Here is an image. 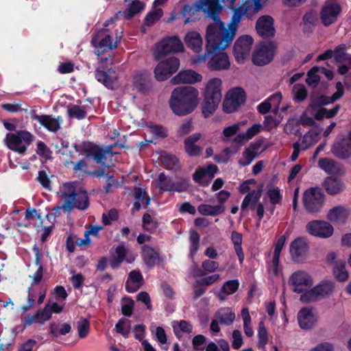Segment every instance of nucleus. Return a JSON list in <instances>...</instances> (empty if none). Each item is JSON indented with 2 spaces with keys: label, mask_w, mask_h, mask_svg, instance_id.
<instances>
[{
  "label": "nucleus",
  "mask_w": 351,
  "mask_h": 351,
  "mask_svg": "<svg viewBox=\"0 0 351 351\" xmlns=\"http://www.w3.org/2000/svg\"><path fill=\"white\" fill-rule=\"evenodd\" d=\"M261 0H245L234 10L230 23L226 25L218 15H214V23L208 26L209 49L227 48L236 36L243 16L252 18L262 8Z\"/></svg>",
  "instance_id": "nucleus-1"
},
{
  "label": "nucleus",
  "mask_w": 351,
  "mask_h": 351,
  "mask_svg": "<svg viewBox=\"0 0 351 351\" xmlns=\"http://www.w3.org/2000/svg\"><path fill=\"white\" fill-rule=\"evenodd\" d=\"M199 91L193 86L175 88L171 95L169 106L174 114L184 116L191 113L199 104Z\"/></svg>",
  "instance_id": "nucleus-2"
},
{
  "label": "nucleus",
  "mask_w": 351,
  "mask_h": 351,
  "mask_svg": "<svg viewBox=\"0 0 351 351\" xmlns=\"http://www.w3.org/2000/svg\"><path fill=\"white\" fill-rule=\"evenodd\" d=\"M57 194L63 203L61 206L53 208L55 212L61 209L64 212H71L74 208L83 210L89 206L87 193L84 190L77 189L75 182L62 184Z\"/></svg>",
  "instance_id": "nucleus-3"
},
{
  "label": "nucleus",
  "mask_w": 351,
  "mask_h": 351,
  "mask_svg": "<svg viewBox=\"0 0 351 351\" xmlns=\"http://www.w3.org/2000/svg\"><path fill=\"white\" fill-rule=\"evenodd\" d=\"M114 19H110L104 23V27L97 32L91 43L97 56L117 48L121 39L122 32L114 29Z\"/></svg>",
  "instance_id": "nucleus-4"
},
{
  "label": "nucleus",
  "mask_w": 351,
  "mask_h": 351,
  "mask_svg": "<svg viewBox=\"0 0 351 351\" xmlns=\"http://www.w3.org/2000/svg\"><path fill=\"white\" fill-rule=\"evenodd\" d=\"M208 28L206 34V52L201 55L193 56L191 58V63L193 65H200L204 63L210 55L208 61L207 67L210 71H217L227 70L230 66V62L228 56L223 51L224 49H209L208 43Z\"/></svg>",
  "instance_id": "nucleus-5"
},
{
  "label": "nucleus",
  "mask_w": 351,
  "mask_h": 351,
  "mask_svg": "<svg viewBox=\"0 0 351 351\" xmlns=\"http://www.w3.org/2000/svg\"><path fill=\"white\" fill-rule=\"evenodd\" d=\"M222 81L219 77L210 79L204 85L202 112L204 117L211 115L217 108L222 97Z\"/></svg>",
  "instance_id": "nucleus-6"
},
{
  "label": "nucleus",
  "mask_w": 351,
  "mask_h": 351,
  "mask_svg": "<svg viewBox=\"0 0 351 351\" xmlns=\"http://www.w3.org/2000/svg\"><path fill=\"white\" fill-rule=\"evenodd\" d=\"M236 0H198L193 5H186L182 10V15L186 18L184 23L190 21V16H193L197 12L202 10L204 13L214 21V15H218V13L222 10L221 3L229 1L230 5H232Z\"/></svg>",
  "instance_id": "nucleus-7"
},
{
  "label": "nucleus",
  "mask_w": 351,
  "mask_h": 351,
  "mask_svg": "<svg viewBox=\"0 0 351 351\" xmlns=\"http://www.w3.org/2000/svg\"><path fill=\"white\" fill-rule=\"evenodd\" d=\"M34 140V136L25 130L9 133L6 135L5 141L8 147L19 154L25 153L27 147Z\"/></svg>",
  "instance_id": "nucleus-8"
},
{
  "label": "nucleus",
  "mask_w": 351,
  "mask_h": 351,
  "mask_svg": "<svg viewBox=\"0 0 351 351\" xmlns=\"http://www.w3.org/2000/svg\"><path fill=\"white\" fill-rule=\"evenodd\" d=\"M303 205L306 210L311 214L321 211L324 204V194L319 187H311L303 193Z\"/></svg>",
  "instance_id": "nucleus-9"
},
{
  "label": "nucleus",
  "mask_w": 351,
  "mask_h": 351,
  "mask_svg": "<svg viewBox=\"0 0 351 351\" xmlns=\"http://www.w3.org/2000/svg\"><path fill=\"white\" fill-rule=\"evenodd\" d=\"M250 184L252 185L251 191L245 197L241 206V211L250 208L254 210L256 203L259 201L262 195L263 186L257 184L254 179L244 182L241 186L242 193H246L250 190Z\"/></svg>",
  "instance_id": "nucleus-10"
},
{
  "label": "nucleus",
  "mask_w": 351,
  "mask_h": 351,
  "mask_svg": "<svg viewBox=\"0 0 351 351\" xmlns=\"http://www.w3.org/2000/svg\"><path fill=\"white\" fill-rule=\"evenodd\" d=\"M288 282L293 292L303 294L311 289L313 279L308 272L300 269L291 274Z\"/></svg>",
  "instance_id": "nucleus-11"
},
{
  "label": "nucleus",
  "mask_w": 351,
  "mask_h": 351,
  "mask_svg": "<svg viewBox=\"0 0 351 351\" xmlns=\"http://www.w3.org/2000/svg\"><path fill=\"white\" fill-rule=\"evenodd\" d=\"M335 289L334 282L326 280L320 282L308 291L303 293L300 296V300L303 303H309L314 302L321 298L330 295Z\"/></svg>",
  "instance_id": "nucleus-12"
},
{
  "label": "nucleus",
  "mask_w": 351,
  "mask_h": 351,
  "mask_svg": "<svg viewBox=\"0 0 351 351\" xmlns=\"http://www.w3.org/2000/svg\"><path fill=\"white\" fill-rule=\"evenodd\" d=\"M276 47V45L272 42L259 43L252 56L253 62L258 66L268 64L274 58Z\"/></svg>",
  "instance_id": "nucleus-13"
},
{
  "label": "nucleus",
  "mask_w": 351,
  "mask_h": 351,
  "mask_svg": "<svg viewBox=\"0 0 351 351\" xmlns=\"http://www.w3.org/2000/svg\"><path fill=\"white\" fill-rule=\"evenodd\" d=\"M155 186L162 191L182 192L188 188V184L184 179L173 180L167 177L164 173H160Z\"/></svg>",
  "instance_id": "nucleus-14"
},
{
  "label": "nucleus",
  "mask_w": 351,
  "mask_h": 351,
  "mask_svg": "<svg viewBox=\"0 0 351 351\" xmlns=\"http://www.w3.org/2000/svg\"><path fill=\"white\" fill-rule=\"evenodd\" d=\"M180 67V60L171 57L160 61L154 69L155 77L158 81H164L176 73Z\"/></svg>",
  "instance_id": "nucleus-15"
},
{
  "label": "nucleus",
  "mask_w": 351,
  "mask_h": 351,
  "mask_svg": "<svg viewBox=\"0 0 351 351\" xmlns=\"http://www.w3.org/2000/svg\"><path fill=\"white\" fill-rule=\"evenodd\" d=\"M184 45L181 40L175 36L162 40L156 45L154 56L156 59H160L168 53H177L182 51Z\"/></svg>",
  "instance_id": "nucleus-16"
},
{
  "label": "nucleus",
  "mask_w": 351,
  "mask_h": 351,
  "mask_svg": "<svg viewBox=\"0 0 351 351\" xmlns=\"http://www.w3.org/2000/svg\"><path fill=\"white\" fill-rule=\"evenodd\" d=\"M308 244L304 237H298L289 245V253L294 263H301L305 261L308 254Z\"/></svg>",
  "instance_id": "nucleus-17"
},
{
  "label": "nucleus",
  "mask_w": 351,
  "mask_h": 351,
  "mask_svg": "<svg viewBox=\"0 0 351 351\" xmlns=\"http://www.w3.org/2000/svg\"><path fill=\"white\" fill-rule=\"evenodd\" d=\"M245 100V93L241 88H234L229 90L223 104L226 112L231 113L243 104Z\"/></svg>",
  "instance_id": "nucleus-18"
},
{
  "label": "nucleus",
  "mask_w": 351,
  "mask_h": 351,
  "mask_svg": "<svg viewBox=\"0 0 351 351\" xmlns=\"http://www.w3.org/2000/svg\"><path fill=\"white\" fill-rule=\"evenodd\" d=\"M306 230L311 235L322 239L330 237L334 232L332 225L321 220L309 221L306 226Z\"/></svg>",
  "instance_id": "nucleus-19"
},
{
  "label": "nucleus",
  "mask_w": 351,
  "mask_h": 351,
  "mask_svg": "<svg viewBox=\"0 0 351 351\" xmlns=\"http://www.w3.org/2000/svg\"><path fill=\"white\" fill-rule=\"evenodd\" d=\"M252 44L253 38L248 35L242 36L236 40L234 45V55L238 62H243L249 56Z\"/></svg>",
  "instance_id": "nucleus-20"
},
{
  "label": "nucleus",
  "mask_w": 351,
  "mask_h": 351,
  "mask_svg": "<svg viewBox=\"0 0 351 351\" xmlns=\"http://www.w3.org/2000/svg\"><path fill=\"white\" fill-rule=\"evenodd\" d=\"M135 258L136 254L131 249L120 245L115 248L114 254L110 259V265L113 269H115L123 261H125L128 263H132Z\"/></svg>",
  "instance_id": "nucleus-21"
},
{
  "label": "nucleus",
  "mask_w": 351,
  "mask_h": 351,
  "mask_svg": "<svg viewBox=\"0 0 351 351\" xmlns=\"http://www.w3.org/2000/svg\"><path fill=\"white\" fill-rule=\"evenodd\" d=\"M297 318L300 328L308 330L316 325L318 315L313 309L303 308L298 312Z\"/></svg>",
  "instance_id": "nucleus-22"
},
{
  "label": "nucleus",
  "mask_w": 351,
  "mask_h": 351,
  "mask_svg": "<svg viewBox=\"0 0 351 351\" xmlns=\"http://www.w3.org/2000/svg\"><path fill=\"white\" fill-rule=\"evenodd\" d=\"M32 119L39 122L48 131L56 132L60 129V124L62 119L60 117H55L52 115H38L34 110L31 112Z\"/></svg>",
  "instance_id": "nucleus-23"
},
{
  "label": "nucleus",
  "mask_w": 351,
  "mask_h": 351,
  "mask_svg": "<svg viewBox=\"0 0 351 351\" xmlns=\"http://www.w3.org/2000/svg\"><path fill=\"white\" fill-rule=\"evenodd\" d=\"M285 241L286 237L285 235H282L278 239L274 245L272 258L267 262L268 269L274 276H277L279 273L280 256Z\"/></svg>",
  "instance_id": "nucleus-24"
},
{
  "label": "nucleus",
  "mask_w": 351,
  "mask_h": 351,
  "mask_svg": "<svg viewBox=\"0 0 351 351\" xmlns=\"http://www.w3.org/2000/svg\"><path fill=\"white\" fill-rule=\"evenodd\" d=\"M341 12V7L336 3H327L321 11V19L325 26L335 23Z\"/></svg>",
  "instance_id": "nucleus-25"
},
{
  "label": "nucleus",
  "mask_w": 351,
  "mask_h": 351,
  "mask_svg": "<svg viewBox=\"0 0 351 351\" xmlns=\"http://www.w3.org/2000/svg\"><path fill=\"white\" fill-rule=\"evenodd\" d=\"M203 80L202 75L191 69H187L179 72L174 76L171 82L173 84H193L202 82Z\"/></svg>",
  "instance_id": "nucleus-26"
},
{
  "label": "nucleus",
  "mask_w": 351,
  "mask_h": 351,
  "mask_svg": "<svg viewBox=\"0 0 351 351\" xmlns=\"http://www.w3.org/2000/svg\"><path fill=\"white\" fill-rule=\"evenodd\" d=\"M256 29L258 34L263 38L274 36V19L267 15L261 16L256 22Z\"/></svg>",
  "instance_id": "nucleus-27"
},
{
  "label": "nucleus",
  "mask_w": 351,
  "mask_h": 351,
  "mask_svg": "<svg viewBox=\"0 0 351 351\" xmlns=\"http://www.w3.org/2000/svg\"><path fill=\"white\" fill-rule=\"evenodd\" d=\"M345 45H341L335 49V60L339 63V72L344 75L351 68V55L344 52Z\"/></svg>",
  "instance_id": "nucleus-28"
},
{
  "label": "nucleus",
  "mask_w": 351,
  "mask_h": 351,
  "mask_svg": "<svg viewBox=\"0 0 351 351\" xmlns=\"http://www.w3.org/2000/svg\"><path fill=\"white\" fill-rule=\"evenodd\" d=\"M88 156L91 157L97 163L101 164L103 167H108L110 165H106L105 160L108 158H112V152L111 147H100L98 146H93L90 152L88 154Z\"/></svg>",
  "instance_id": "nucleus-29"
},
{
  "label": "nucleus",
  "mask_w": 351,
  "mask_h": 351,
  "mask_svg": "<svg viewBox=\"0 0 351 351\" xmlns=\"http://www.w3.org/2000/svg\"><path fill=\"white\" fill-rule=\"evenodd\" d=\"M51 318V315L45 306L43 309L38 310L34 314L27 315L23 319L22 323L24 326H29L34 324L43 325Z\"/></svg>",
  "instance_id": "nucleus-30"
},
{
  "label": "nucleus",
  "mask_w": 351,
  "mask_h": 351,
  "mask_svg": "<svg viewBox=\"0 0 351 351\" xmlns=\"http://www.w3.org/2000/svg\"><path fill=\"white\" fill-rule=\"evenodd\" d=\"M202 135L200 133H195L184 139V150L190 156H198L202 152V148L195 144Z\"/></svg>",
  "instance_id": "nucleus-31"
},
{
  "label": "nucleus",
  "mask_w": 351,
  "mask_h": 351,
  "mask_svg": "<svg viewBox=\"0 0 351 351\" xmlns=\"http://www.w3.org/2000/svg\"><path fill=\"white\" fill-rule=\"evenodd\" d=\"M150 87L149 74L146 71H138L133 77V88L141 93L147 92Z\"/></svg>",
  "instance_id": "nucleus-32"
},
{
  "label": "nucleus",
  "mask_w": 351,
  "mask_h": 351,
  "mask_svg": "<svg viewBox=\"0 0 351 351\" xmlns=\"http://www.w3.org/2000/svg\"><path fill=\"white\" fill-rule=\"evenodd\" d=\"M319 167L324 171L326 173L330 175H341V166L336 161L331 158H323L318 161Z\"/></svg>",
  "instance_id": "nucleus-33"
},
{
  "label": "nucleus",
  "mask_w": 351,
  "mask_h": 351,
  "mask_svg": "<svg viewBox=\"0 0 351 351\" xmlns=\"http://www.w3.org/2000/svg\"><path fill=\"white\" fill-rule=\"evenodd\" d=\"M184 42L188 48L195 53H199L202 50L203 40L199 33L189 32L184 37Z\"/></svg>",
  "instance_id": "nucleus-34"
},
{
  "label": "nucleus",
  "mask_w": 351,
  "mask_h": 351,
  "mask_svg": "<svg viewBox=\"0 0 351 351\" xmlns=\"http://www.w3.org/2000/svg\"><path fill=\"white\" fill-rule=\"evenodd\" d=\"M348 141L347 139H342L332 145L331 152L335 156L346 159L351 156V145Z\"/></svg>",
  "instance_id": "nucleus-35"
},
{
  "label": "nucleus",
  "mask_w": 351,
  "mask_h": 351,
  "mask_svg": "<svg viewBox=\"0 0 351 351\" xmlns=\"http://www.w3.org/2000/svg\"><path fill=\"white\" fill-rule=\"evenodd\" d=\"M261 145L258 143L251 144L245 149L242 154V158L239 160L241 166L249 165L259 154Z\"/></svg>",
  "instance_id": "nucleus-36"
},
{
  "label": "nucleus",
  "mask_w": 351,
  "mask_h": 351,
  "mask_svg": "<svg viewBox=\"0 0 351 351\" xmlns=\"http://www.w3.org/2000/svg\"><path fill=\"white\" fill-rule=\"evenodd\" d=\"M323 186L330 195H337L345 189L344 182L337 178L328 177L324 182Z\"/></svg>",
  "instance_id": "nucleus-37"
},
{
  "label": "nucleus",
  "mask_w": 351,
  "mask_h": 351,
  "mask_svg": "<svg viewBox=\"0 0 351 351\" xmlns=\"http://www.w3.org/2000/svg\"><path fill=\"white\" fill-rule=\"evenodd\" d=\"M143 278L138 271H132L125 282V289L128 292L134 293L138 291L143 285Z\"/></svg>",
  "instance_id": "nucleus-38"
},
{
  "label": "nucleus",
  "mask_w": 351,
  "mask_h": 351,
  "mask_svg": "<svg viewBox=\"0 0 351 351\" xmlns=\"http://www.w3.org/2000/svg\"><path fill=\"white\" fill-rule=\"evenodd\" d=\"M348 217V210L342 206H335L330 209L327 215V218L330 221L338 223H344Z\"/></svg>",
  "instance_id": "nucleus-39"
},
{
  "label": "nucleus",
  "mask_w": 351,
  "mask_h": 351,
  "mask_svg": "<svg viewBox=\"0 0 351 351\" xmlns=\"http://www.w3.org/2000/svg\"><path fill=\"white\" fill-rule=\"evenodd\" d=\"M145 3L139 0H134L123 12H119L115 16H123L125 19H130L135 14L141 12L145 8Z\"/></svg>",
  "instance_id": "nucleus-40"
},
{
  "label": "nucleus",
  "mask_w": 351,
  "mask_h": 351,
  "mask_svg": "<svg viewBox=\"0 0 351 351\" xmlns=\"http://www.w3.org/2000/svg\"><path fill=\"white\" fill-rule=\"evenodd\" d=\"M319 133L314 130H309L300 141L295 142L304 151L315 145L319 139Z\"/></svg>",
  "instance_id": "nucleus-41"
},
{
  "label": "nucleus",
  "mask_w": 351,
  "mask_h": 351,
  "mask_svg": "<svg viewBox=\"0 0 351 351\" xmlns=\"http://www.w3.org/2000/svg\"><path fill=\"white\" fill-rule=\"evenodd\" d=\"M239 286L238 280H230L226 281L222 286L221 291L218 294V297L221 302L226 300V297L235 293Z\"/></svg>",
  "instance_id": "nucleus-42"
},
{
  "label": "nucleus",
  "mask_w": 351,
  "mask_h": 351,
  "mask_svg": "<svg viewBox=\"0 0 351 351\" xmlns=\"http://www.w3.org/2000/svg\"><path fill=\"white\" fill-rule=\"evenodd\" d=\"M171 326L175 335L180 339L183 334H190L193 332L192 325L185 320L173 321Z\"/></svg>",
  "instance_id": "nucleus-43"
},
{
  "label": "nucleus",
  "mask_w": 351,
  "mask_h": 351,
  "mask_svg": "<svg viewBox=\"0 0 351 351\" xmlns=\"http://www.w3.org/2000/svg\"><path fill=\"white\" fill-rule=\"evenodd\" d=\"M215 317L221 324L230 325L235 319V313L230 308L225 307L220 308L215 315Z\"/></svg>",
  "instance_id": "nucleus-44"
},
{
  "label": "nucleus",
  "mask_w": 351,
  "mask_h": 351,
  "mask_svg": "<svg viewBox=\"0 0 351 351\" xmlns=\"http://www.w3.org/2000/svg\"><path fill=\"white\" fill-rule=\"evenodd\" d=\"M198 212L206 216H216L223 213L225 206L222 204L212 206L210 204H202L197 207Z\"/></svg>",
  "instance_id": "nucleus-45"
},
{
  "label": "nucleus",
  "mask_w": 351,
  "mask_h": 351,
  "mask_svg": "<svg viewBox=\"0 0 351 351\" xmlns=\"http://www.w3.org/2000/svg\"><path fill=\"white\" fill-rule=\"evenodd\" d=\"M89 106L86 105H71L67 108V113L70 118L77 119H84L87 114Z\"/></svg>",
  "instance_id": "nucleus-46"
},
{
  "label": "nucleus",
  "mask_w": 351,
  "mask_h": 351,
  "mask_svg": "<svg viewBox=\"0 0 351 351\" xmlns=\"http://www.w3.org/2000/svg\"><path fill=\"white\" fill-rule=\"evenodd\" d=\"M333 273L335 278L339 282H346L349 278V273L346 268L345 263L341 261L335 263Z\"/></svg>",
  "instance_id": "nucleus-47"
},
{
  "label": "nucleus",
  "mask_w": 351,
  "mask_h": 351,
  "mask_svg": "<svg viewBox=\"0 0 351 351\" xmlns=\"http://www.w3.org/2000/svg\"><path fill=\"white\" fill-rule=\"evenodd\" d=\"M231 240L234 245V250L238 256L240 263H242L244 260V253L241 247L242 244V234L236 231L232 232L231 235Z\"/></svg>",
  "instance_id": "nucleus-48"
},
{
  "label": "nucleus",
  "mask_w": 351,
  "mask_h": 351,
  "mask_svg": "<svg viewBox=\"0 0 351 351\" xmlns=\"http://www.w3.org/2000/svg\"><path fill=\"white\" fill-rule=\"evenodd\" d=\"M219 265V264L217 261L210 259L204 260L202 263L203 271L199 269H197L194 274L200 276L204 275L206 273H213L218 269Z\"/></svg>",
  "instance_id": "nucleus-49"
},
{
  "label": "nucleus",
  "mask_w": 351,
  "mask_h": 351,
  "mask_svg": "<svg viewBox=\"0 0 351 351\" xmlns=\"http://www.w3.org/2000/svg\"><path fill=\"white\" fill-rule=\"evenodd\" d=\"M143 250V258L146 263L149 266L154 265L158 260V253L152 247L145 245L142 248Z\"/></svg>",
  "instance_id": "nucleus-50"
},
{
  "label": "nucleus",
  "mask_w": 351,
  "mask_h": 351,
  "mask_svg": "<svg viewBox=\"0 0 351 351\" xmlns=\"http://www.w3.org/2000/svg\"><path fill=\"white\" fill-rule=\"evenodd\" d=\"M241 317L243 321V330L246 336L251 337L254 335V331L251 327V317L247 308H244L241 311Z\"/></svg>",
  "instance_id": "nucleus-51"
},
{
  "label": "nucleus",
  "mask_w": 351,
  "mask_h": 351,
  "mask_svg": "<svg viewBox=\"0 0 351 351\" xmlns=\"http://www.w3.org/2000/svg\"><path fill=\"white\" fill-rule=\"evenodd\" d=\"M34 250L36 254L35 263L38 268L36 273L33 275L32 279L34 283H39L43 278V266L40 263L41 254L36 245L34 247Z\"/></svg>",
  "instance_id": "nucleus-52"
},
{
  "label": "nucleus",
  "mask_w": 351,
  "mask_h": 351,
  "mask_svg": "<svg viewBox=\"0 0 351 351\" xmlns=\"http://www.w3.org/2000/svg\"><path fill=\"white\" fill-rule=\"evenodd\" d=\"M163 14V11L161 8H152L148 12L145 19V23L146 25L150 26L158 21Z\"/></svg>",
  "instance_id": "nucleus-53"
},
{
  "label": "nucleus",
  "mask_w": 351,
  "mask_h": 351,
  "mask_svg": "<svg viewBox=\"0 0 351 351\" xmlns=\"http://www.w3.org/2000/svg\"><path fill=\"white\" fill-rule=\"evenodd\" d=\"M155 337L160 344L162 350L166 351L169 350V343L168 342L167 337L163 328L160 326L156 328Z\"/></svg>",
  "instance_id": "nucleus-54"
},
{
  "label": "nucleus",
  "mask_w": 351,
  "mask_h": 351,
  "mask_svg": "<svg viewBox=\"0 0 351 351\" xmlns=\"http://www.w3.org/2000/svg\"><path fill=\"white\" fill-rule=\"evenodd\" d=\"M339 110V106L337 105L335 108L331 110H328L325 108H321L315 114V118L317 120H320L324 118H331L337 114Z\"/></svg>",
  "instance_id": "nucleus-55"
},
{
  "label": "nucleus",
  "mask_w": 351,
  "mask_h": 351,
  "mask_svg": "<svg viewBox=\"0 0 351 351\" xmlns=\"http://www.w3.org/2000/svg\"><path fill=\"white\" fill-rule=\"evenodd\" d=\"M269 199V202L272 204H278L281 202L282 194L280 190L278 187H270L266 194Z\"/></svg>",
  "instance_id": "nucleus-56"
},
{
  "label": "nucleus",
  "mask_w": 351,
  "mask_h": 351,
  "mask_svg": "<svg viewBox=\"0 0 351 351\" xmlns=\"http://www.w3.org/2000/svg\"><path fill=\"white\" fill-rule=\"evenodd\" d=\"M189 242L190 255L193 256L195 254V253L199 249V235L196 231L191 230L190 232Z\"/></svg>",
  "instance_id": "nucleus-57"
},
{
  "label": "nucleus",
  "mask_w": 351,
  "mask_h": 351,
  "mask_svg": "<svg viewBox=\"0 0 351 351\" xmlns=\"http://www.w3.org/2000/svg\"><path fill=\"white\" fill-rule=\"evenodd\" d=\"M258 346L259 348H264L268 341L267 331L264 326L263 322H261L258 325Z\"/></svg>",
  "instance_id": "nucleus-58"
},
{
  "label": "nucleus",
  "mask_w": 351,
  "mask_h": 351,
  "mask_svg": "<svg viewBox=\"0 0 351 351\" xmlns=\"http://www.w3.org/2000/svg\"><path fill=\"white\" fill-rule=\"evenodd\" d=\"M320 67L314 66L307 73V78L306 80V83L310 86H316L320 80V77L318 75Z\"/></svg>",
  "instance_id": "nucleus-59"
},
{
  "label": "nucleus",
  "mask_w": 351,
  "mask_h": 351,
  "mask_svg": "<svg viewBox=\"0 0 351 351\" xmlns=\"http://www.w3.org/2000/svg\"><path fill=\"white\" fill-rule=\"evenodd\" d=\"M95 77L99 82L103 83L108 88L112 87L113 79L105 71H100L97 69L95 73Z\"/></svg>",
  "instance_id": "nucleus-60"
},
{
  "label": "nucleus",
  "mask_w": 351,
  "mask_h": 351,
  "mask_svg": "<svg viewBox=\"0 0 351 351\" xmlns=\"http://www.w3.org/2000/svg\"><path fill=\"white\" fill-rule=\"evenodd\" d=\"M242 125L243 123L240 122L225 128L223 130V141H228L230 137L235 135Z\"/></svg>",
  "instance_id": "nucleus-61"
},
{
  "label": "nucleus",
  "mask_w": 351,
  "mask_h": 351,
  "mask_svg": "<svg viewBox=\"0 0 351 351\" xmlns=\"http://www.w3.org/2000/svg\"><path fill=\"white\" fill-rule=\"evenodd\" d=\"M293 99L296 101H303L307 96V91L304 85L295 84L293 88Z\"/></svg>",
  "instance_id": "nucleus-62"
},
{
  "label": "nucleus",
  "mask_w": 351,
  "mask_h": 351,
  "mask_svg": "<svg viewBox=\"0 0 351 351\" xmlns=\"http://www.w3.org/2000/svg\"><path fill=\"white\" fill-rule=\"evenodd\" d=\"M117 332L127 337L130 331V321L125 319H120L115 326Z\"/></svg>",
  "instance_id": "nucleus-63"
},
{
  "label": "nucleus",
  "mask_w": 351,
  "mask_h": 351,
  "mask_svg": "<svg viewBox=\"0 0 351 351\" xmlns=\"http://www.w3.org/2000/svg\"><path fill=\"white\" fill-rule=\"evenodd\" d=\"M77 331L80 337L84 338L89 332V322L86 319H80L77 322Z\"/></svg>",
  "instance_id": "nucleus-64"
}]
</instances>
